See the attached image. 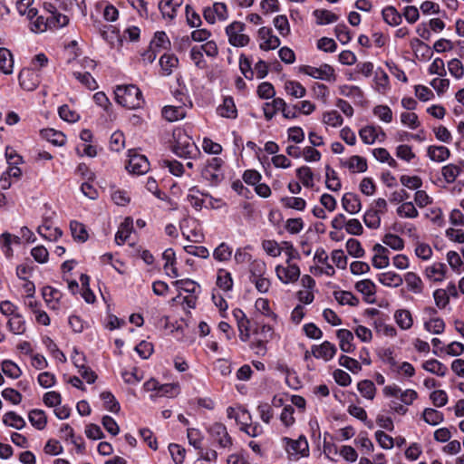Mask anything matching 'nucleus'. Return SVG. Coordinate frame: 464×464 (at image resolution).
I'll list each match as a JSON object with an SVG mask.
<instances>
[{"label":"nucleus","mask_w":464,"mask_h":464,"mask_svg":"<svg viewBox=\"0 0 464 464\" xmlns=\"http://www.w3.org/2000/svg\"><path fill=\"white\" fill-rule=\"evenodd\" d=\"M173 152L185 159H195L200 154V150L189 135V130L184 128H177L173 130Z\"/></svg>","instance_id":"nucleus-1"},{"label":"nucleus","mask_w":464,"mask_h":464,"mask_svg":"<svg viewBox=\"0 0 464 464\" xmlns=\"http://www.w3.org/2000/svg\"><path fill=\"white\" fill-rule=\"evenodd\" d=\"M116 102L129 110L139 109L144 103L141 91L133 84L117 86Z\"/></svg>","instance_id":"nucleus-2"},{"label":"nucleus","mask_w":464,"mask_h":464,"mask_svg":"<svg viewBox=\"0 0 464 464\" xmlns=\"http://www.w3.org/2000/svg\"><path fill=\"white\" fill-rule=\"evenodd\" d=\"M187 201L196 210H201L203 207L215 208V202L218 200L209 193L203 192L197 186H193L188 191Z\"/></svg>","instance_id":"nucleus-3"},{"label":"nucleus","mask_w":464,"mask_h":464,"mask_svg":"<svg viewBox=\"0 0 464 464\" xmlns=\"http://www.w3.org/2000/svg\"><path fill=\"white\" fill-rule=\"evenodd\" d=\"M246 24L239 21H234L226 27V34L228 43L235 47L246 46L250 42V37L244 34Z\"/></svg>","instance_id":"nucleus-4"},{"label":"nucleus","mask_w":464,"mask_h":464,"mask_svg":"<svg viewBox=\"0 0 464 464\" xmlns=\"http://www.w3.org/2000/svg\"><path fill=\"white\" fill-rule=\"evenodd\" d=\"M287 454L292 460H298L309 454V446L304 436H300L297 440H292L287 437L283 438Z\"/></svg>","instance_id":"nucleus-5"},{"label":"nucleus","mask_w":464,"mask_h":464,"mask_svg":"<svg viewBox=\"0 0 464 464\" xmlns=\"http://www.w3.org/2000/svg\"><path fill=\"white\" fill-rule=\"evenodd\" d=\"M224 161L221 158L214 157L207 161L206 166L201 171L202 177L212 185H218L223 179L221 167Z\"/></svg>","instance_id":"nucleus-6"},{"label":"nucleus","mask_w":464,"mask_h":464,"mask_svg":"<svg viewBox=\"0 0 464 464\" xmlns=\"http://www.w3.org/2000/svg\"><path fill=\"white\" fill-rule=\"evenodd\" d=\"M301 71L314 79L326 82H334L336 79L334 69L327 63H324L320 67L305 65L301 69Z\"/></svg>","instance_id":"nucleus-7"},{"label":"nucleus","mask_w":464,"mask_h":464,"mask_svg":"<svg viewBox=\"0 0 464 464\" xmlns=\"http://www.w3.org/2000/svg\"><path fill=\"white\" fill-rule=\"evenodd\" d=\"M286 265V266L277 265L275 268L277 278L285 285L296 282L301 275L297 265L292 263Z\"/></svg>","instance_id":"nucleus-8"},{"label":"nucleus","mask_w":464,"mask_h":464,"mask_svg":"<svg viewBox=\"0 0 464 464\" xmlns=\"http://www.w3.org/2000/svg\"><path fill=\"white\" fill-rule=\"evenodd\" d=\"M19 85L26 92L34 91L40 84V74L30 68H24L18 74Z\"/></svg>","instance_id":"nucleus-9"},{"label":"nucleus","mask_w":464,"mask_h":464,"mask_svg":"<svg viewBox=\"0 0 464 464\" xmlns=\"http://www.w3.org/2000/svg\"><path fill=\"white\" fill-rule=\"evenodd\" d=\"M208 433L220 447L227 448L232 445V438L227 432V427L221 422H215L208 428Z\"/></svg>","instance_id":"nucleus-10"},{"label":"nucleus","mask_w":464,"mask_h":464,"mask_svg":"<svg viewBox=\"0 0 464 464\" xmlns=\"http://www.w3.org/2000/svg\"><path fill=\"white\" fill-rule=\"evenodd\" d=\"M126 169L132 174L142 175L150 169V162L144 155L130 153Z\"/></svg>","instance_id":"nucleus-11"},{"label":"nucleus","mask_w":464,"mask_h":464,"mask_svg":"<svg viewBox=\"0 0 464 464\" xmlns=\"http://www.w3.org/2000/svg\"><path fill=\"white\" fill-rule=\"evenodd\" d=\"M258 38L261 40L259 47L264 51L275 50L281 44L280 39L273 34L270 27H261L258 30Z\"/></svg>","instance_id":"nucleus-12"},{"label":"nucleus","mask_w":464,"mask_h":464,"mask_svg":"<svg viewBox=\"0 0 464 464\" xmlns=\"http://www.w3.org/2000/svg\"><path fill=\"white\" fill-rule=\"evenodd\" d=\"M337 349L334 344L324 341L320 345L312 347V353L317 359H323L325 362L330 361L335 355Z\"/></svg>","instance_id":"nucleus-13"},{"label":"nucleus","mask_w":464,"mask_h":464,"mask_svg":"<svg viewBox=\"0 0 464 464\" xmlns=\"http://www.w3.org/2000/svg\"><path fill=\"white\" fill-rule=\"evenodd\" d=\"M182 3L183 0H160L159 9L164 18L173 20L177 16L178 10Z\"/></svg>","instance_id":"nucleus-14"},{"label":"nucleus","mask_w":464,"mask_h":464,"mask_svg":"<svg viewBox=\"0 0 464 464\" xmlns=\"http://www.w3.org/2000/svg\"><path fill=\"white\" fill-rule=\"evenodd\" d=\"M37 232L43 238L49 241H56L63 235V231L57 227H53L49 221H45L39 226Z\"/></svg>","instance_id":"nucleus-15"},{"label":"nucleus","mask_w":464,"mask_h":464,"mask_svg":"<svg viewBox=\"0 0 464 464\" xmlns=\"http://www.w3.org/2000/svg\"><path fill=\"white\" fill-rule=\"evenodd\" d=\"M339 339L340 349L343 353H351L354 351L355 345L353 344V334L347 329H339L336 333Z\"/></svg>","instance_id":"nucleus-16"},{"label":"nucleus","mask_w":464,"mask_h":464,"mask_svg":"<svg viewBox=\"0 0 464 464\" xmlns=\"http://www.w3.org/2000/svg\"><path fill=\"white\" fill-rule=\"evenodd\" d=\"M342 206L350 214H356L362 208V203L358 195L348 192L342 198Z\"/></svg>","instance_id":"nucleus-17"},{"label":"nucleus","mask_w":464,"mask_h":464,"mask_svg":"<svg viewBox=\"0 0 464 464\" xmlns=\"http://www.w3.org/2000/svg\"><path fill=\"white\" fill-rule=\"evenodd\" d=\"M133 230V219L130 217L126 218L120 225L115 235V242L117 245H123L130 237Z\"/></svg>","instance_id":"nucleus-18"},{"label":"nucleus","mask_w":464,"mask_h":464,"mask_svg":"<svg viewBox=\"0 0 464 464\" xmlns=\"http://www.w3.org/2000/svg\"><path fill=\"white\" fill-rule=\"evenodd\" d=\"M410 45L419 60H428L432 55L430 47L418 38H412Z\"/></svg>","instance_id":"nucleus-19"},{"label":"nucleus","mask_w":464,"mask_h":464,"mask_svg":"<svg viewBox=\"0 0 464 464\" xmlns=\"http://www.w3.org/2000/svg\"><path fill=\"white\" fill-rule=\"evenodd\" d=\"M447 266L444 263H434L426 267L425 276L428 279L434 282H441L445 278Z\"/></svg>","instance_id":"nucleus-20"},{"label":"nucleus","mask_w":464,"mask_h":464,"mask_svg":"<svg viewBox=\"0 0 464 464\" xmlns=\"http://www.w3.org/2000/svg\"><path fill=\"white\" fill-rule=\"evenodd\" d=\"M186 109L184 106H172L168 105L163 107L162 109V116L164 119H166L168 121H176L182 120L186 116Z\"/></svg>","instance_id":"nucleus-21"},{"label":"nucleus","mask_w":464,"mask_h":464,"mask_svg":"<svg viewBox=\"0 0 464 464\" xmlns=\"http://www.w3.org/2000/svg\"><path fill=\"white\" fill-rule=\"evenodd\" d=\"M428 157L435 162H443L450 157V150L445 146L431 145L427 150Z\"/></svg>","instance_id":"nucleus-22"},{"label":"nucleus","mask_w":464,"mask_h":464,"mask_svg":"<svg viewBox=\"0 0 464 464\" xmlns=\"http://www.w3.org/2000/svg\"><path fill=\"white\" fill-rule=\"evenodd\" d=\"M218 114L224 118L236 119L237 111L233 98L226 97L217 109Z\"/></svg>","instance_id":"nucleus-23"},{"label":"nucleus","mask_w":464,"mask_h":464,"mask_svg":"<svg viewBox=\"0 0 464 464\" xmlns=\"http://www.w3.org/2000/svg\"><path fill=\"white\" fill-rule=\"evenodd\" d=\"M378 281L388 287H399L403 283V278L393 271H387L378 275Z\"/></svg>","instance_id":"nucleus-24"},{"label":"nucleus","mask_w":464,"mask_h":464,"mask_svg":"<svg viewBox=\"0 0 464 464\" xmlns=\"http://www.w3.org/2000/svg\"><path fill=\"white\" fill-rule=\"evenodd\" d=\"M0 71L7 75L12 74L14 72L13 54L5 47H0Z\"/></svg>","instance_id":"nucleus-25"},{"label":"nucleus","mask_w":464,"mask_h":464,"mask_svg":"<svg viewBox=\"0 0 464 464\" xmlns=\"http://www.w3.org/2000/svg\"><path fill=\"white\" fill-rule=\"evenodd\" d=\"M407 288L413 294H421L423 292L424 284L421 278L414 272H408L404 276Z\"/></svg>","instance_id":"nucleus-26"},{"label":"nucleus","mask_w":464,"mask_h":464,"mask_svg":"<svg viewBox=\"0 0 464 464\" xmlns=\"http://www.w3.org/2000/svg\"><path fill=\"white\" fill-rule=\"evenodd\" d=\"M285 106V102L282 98H275L272 102L264 104V115L267 121L273 119L277 111H283Z\"/></svg>","instance_id":"nucleus-27"},{"label":"nucleus","mask_w":464,"mask_h":464,"mask_svg":"<svg viewBox=\"0 0 464 464\" xmlns=\"http://www.w3.org/2000/svg\"><path fill=\"white\" fill-rule=\"evenodd\" d=\"M382 15L383 21L391 26H397L401 24L402 21L401 14H400L392 5L385 6L382 10Z\"/></svg>","instance_id":"nucleus-28"},{"label":"nucleus","mask_w":464,"mask_h":464,"mask_svg":"<svg viewBox=\"0 0 464 464\" xmlns=\"http://www.w3.org/2000/svg\"><path fill=\"white\" fill-rule=\"evenodd\" d=\"M7 327L14 334H24L26 331V322L24 317L19 313L11 316L7 320Z\"/></svg>","instance_id":"nucleus-29"},{"label":"nucleus","mask_w":464,"mask_h":464,"mask_svg":"<svg viewBox=\"0 0 464 464\" xmlns=\"http://www.w3.org/2000/svg\"><path fill=\"white\" fill-rule=\"evenodd\" d=\"M52 7L51 15L48 17L49 21V28L50 29H60L66 26L69 24V17L65 14L59 13L56 10V7L53 5H50Z\"/></svg>","instance_id":"nucleus-30"},{"label":"nucleus","mask_w":464,"mask_h":464,"mask_svg":"<svg viewBox=\"0 0 464 464\" xmlns=\"http://www.w3.org/2000/svg\"><path fill=\"white\" fill-rule=\"evenodd\" d=\"M343 167L348 168L352 172H365L367 170V161L361 156H352L346 161L342 162Z\"/></svg>","instance_id":"nucleus-31"},{"label":"nucleus","mask_w":464,"mask_h":464,"mask_svg":"<svg viewBox=\"0 0 464 464\" xmlns=\"http://www.w3.org/2000/svg\"><path fill=\"white\" fill-rule=\"evenodd\" d=\"M422 368L425 371L440 377H444L448 372L447 366L436 359L425 361L422 364Z\"/></svg>","instance_id":"nucleus-32"},{"label":"nucleus","mask_w":464,"mask_h":464,"mask_svg":"<svg viewBox=\"0 0 464 464\" xmlns=\"http://www.w3.org/2000/svg\"><path fill=\"white\" fill-rule=\"evenodd\" d=\"M394 319L399 327L402 330H409L413 324L411 312L407 309H399L394 313Z\"/></svg>","instance_id":"nucleus-33"},{"label":"nucleus","mask_w":464,"mask_h":464,"mask_svg":"<svg viewBox=\"0 0 464 464\" xmlns=\"http://www.w3.org/2000/svg\"><path fill=\"white\" fill-rule=\"evenodd\" d=\"M70 230L72 237L75 241L83 243L87 241L89 238V234L86 230L85 226L79 221L72 220L70 222Z\"/></svg>","instance_id":"nucleus-34"},{"label":"nucleus","mask_w":464,"mask_h":464,"mask_svg":"<svg viewBox=\"0 0 464 464\" xmlns=\"http://www.w3.org/2000/svg\"><path fill=\"white\" fill-rule=\"evenodd\" d=\"M178 64L179 59L172 53H164L160 59V65L166 76L170 75Z\"/></svg>","instance_id":"nucleus-35"},{"label":"nucleus","mask_w":464,"mask_h":464,"mask_svg":"<svg viewBox=\"0 0 464 464\" xmlns=\"http://www.w3.org/2000/svg\"><path fill=\"white\" fill-rule=\"evenodd\" d=\"M217 285L223 291H231L233 288L231 273L224 268L218 269L217 273Z\"/></svg>","instance_id":"nucleus-36"},{"label":"nucleus","mask_w":464,"mask_h":464,"mask_svg":"<svg viewBox=\"0 0 464 464\" xmlns=\"http://www.w3.org/2000/svg\"><path fill=\"white\" fill-rule=\"evenodd\" d=\"M325 187L332 191H339L342 188L337 172L329 165L325 167Z\"/></svg>","instance_id":"nucleus-37"},{"label":"nucleus","mask_w":464,"mask_h":464,"mask_svg":"<svg viewBox=\"0 0 464 464\" xmlns=\"http://www.w3.org/2000/svg\"><path fill=\"white\" fill-rule=\"evenodd\" d=\"M318 24L324 25L338 21L339 16L334 13L325 9H316L313 12Z\"/></svg>","instance_id":"nucleus-38"},{"label":"nucleus","mask_w":464,"mask_h":464,"mask_svg":"<svg viewBox=\"0 0 464 464\" xmlns=\"http://www.w3.org/2000/svg\"><path fill=\"white\" fill-rule=\"evenodd\" d=\"M424 329L432 334H441L446 327L445 322L441 317L424 319Z\"/></svg>","instance_id":"nucleus-39"},{"label":"nucleus","mask_w":464,"mask_h":464,"mask_svg":"<svg viewBox=\"0 0 464 464\" xmlns=\"http://www.w3.org/2000/svg\"><path fill=\"white\" fill-rule=\"evenodd\" d=\"M359 136L365 144H373L379 139L378 129L376 126L367 125L359 130Z\"/></svg>","instance_id":"nucleus-40"},{"label":"nucleus","mask_w":464,"mask_h":464,"mask_svg":"<svg viewBox=\"0 0 464 464\" xmlns=\"http://www.w3.org/2000/svg\"><path fill=\"white\" fill-rule=\"evenodd\" d=\"M28 419L31 424L37 430H44L47 423L45 413L42 410H32L28 414Z\"/></svg>","instance_id":"nucleus-41"},{"label":"nucleus","mask_w":464,"mask_h":464,"mask_svg":"<svg viewBox=\"0 0 464 464\" xmlns=\"http://www.w3.org/2000/svg\"><path fill=\"white\" fill-rule=\"evenodd\" d=\"M174 285L188 293V295H198L200 293V285L189 278L177 280L174 282Z\"/></svg>","instance_id":"nucleus-42"},{"label":"nucleus","mask_w":464,"mask_h":464,"mask_svg":"<svg viewBox=\"0 0 464 464\" xmlns=\"http://www.w3.org/2000/svg\"><path fill=\"white\" fill-rule=\"evenodd\" d=\"M3 423L16 430H22L26 424L24 418L14 411L6 412L3 416Z\"/></svg>","instance_id":"nucleus-43"},{"label":"nucleus","mask_w":464,"mask_h":464,"mask_svg":"<svg viewBox=\"0 0 464 464\" xmlns=\"http://www.w3.org/2000/svg\"><path fill=\"white\" fill-rule=\"evenodd\" d=\"M232 247L225 242L220 243L213 251V257L218 262H227L232 256Z\"/></svg>","instance_id":"nucleus-44"},{"label":"nucleus","mask_w":464,"mask_h":464,"mask_svg":"<svg viewBox=\"0 0 464 464\" xmlns=\"http://www.w3.org/2000/svg\"><path fill=\"white\" fill-rule=\"evenodd\" d=\"M461 172V167L456 164H447L441 169V175L444 180L451 184L453 183Z\"/></svg>","instance_id":"nucleus-45"},{"label":"nucleus","mask_w":464,"mask_h":464,"mask_svg":"<svg viewBox=\"0 0 464 464\" xmlns=\"http://www.w3.org/2000/svg\"><path fill=\"white\" fill-rule=\"evenodd\" d=\"M101 399L103 401L104 408L112 412V413H118L121 410L120 403L114 397V395L108 391L102 392L101 393Z\"/></svg>","instance_id":"nucleus-46"},{"label":"nucleus","mask_w":464,"mask_h":464,"mask_svg":"<svg viewBox=\"0 0 464 464\" xmlns=\"http://www.w3.org/2000/svg\"><path fill=\"white\" fill-rule=\"evenodd\" d=\"M285 90L287 94L294 98H303L306 94L305 88L296 81H286Z\"/></svg>","instance_id":"nucleus-47"},{"label":"nucleus","mask_w":464,"mask_h":464,"mask_svg":"<svg viewBox=\"0 0 464 464\" xmlns=\"http://www.w3.org/2000/svg\"><path fill=\"white\" fill-rule=\"evenodd\" d=\"M422 418L425 422L432 426L441 423L444 420L443 413L432 408H426L423 411Z\"/></svg>","instance_id":"nucleus-48"},{"label":"nucleus","mask_w":464,"mask_h":464,"mask_svg":"<svg viewBox=\"0 0 464 464\" xmlns=\"http://www.w3.org/2000/svg\"><path fill=\"white\" fill-rule=\"evenodd\" d=\"M296 176L306 188H313L314 183V173L308 166H302L296 169Z\"/></svg>","instance_id":"nucleus-49"},{"label":"nucleus","mask_w":464,"mask_h":464,"mask_svg":"<svg viewBox=\"0 0 464 464\" xmlns=\"http://www.w3.org/2000/svg\"><path fill=\"white\" fill-rule=\"evenodd\" d=\"M396 212L398 216L404 218H416L419 216V211L411 201L403 202L397 208Z\"/></svg>","instance_id":"nucleus-50"},{"label":"nucleus","mask_w":464,"mask_h":464,"mask_svg":"<svg viewBox=\"0 0 464 464\" xmlns=\"http://www.w3.org/2000/svg\"><path fill=\"white\" fill-rule=\"evenodd\" d=\"M1 370L7 377L12 379H18L22 375L20 367L10 360L3 361Z\"/></svg>","instance_id":"nucleus-51"},{"label":"nucleus","mask_w":464,"mask_h":464,"mask_svg":"<svg viewBox=\"0 0 464 464\" xmlns=\"http://www.w3.org/2000/svg\"><path fill=\"white\" fill-rule=\"evenodd\" d=\"M155 50H166L170 46V41L163 31L156 32L150 44Z\"/></svg>","instance_id":"nucleus-52"},{"label":"nucleus","mask_w":464,"mask_h":464,"mask_svg":"<svg viewBox=\"0 0 464 464\" xmlns=\"http://www.w3.org/2000/svg\"><path fill=\"white\" fill-rule=\"evenodd\" d=\"M357 389L365 399L373 400L375 397L376 388L374 383L370 380H362L359 382Z\"/></svg>","instance_id":"nucleus-53"},{"label":"nucleus","mask_w":464,"mask_h":464,"mask_svg":"<svg viewBox=\"0 0 464 464\" xmlns=\"http://www.w3.org/2000/svg\"><path fill=\"white\" fill-rule=\"evenodd\" d=\"M34 0H20L17 2L16 8L21 15H25L28 19H33L37 14V10L32 7Z\"/></svg>","instance_id":"nucleus-54"},{"label":"nucleus","mask_w":464,"mask_h":464,"mask_svg":"<svg viewBox=\"0 0 464 464\" xmlns=\"http://www.w3.org/2000/svg\"><path fill=\"white\" fill-rule=\"evenodd\" d=\"M255 308L264 316L276 321L277 315L270 309L269 301L266 298H257L255 303Z\"/></svg>","instance_id":"nucleus-55"},{"label":"nucleus","mask_w":464,"mask_h":464,"mask_svg":"<svg viewBox=\"0 0 464 464\" xmlns=\"http://www.w3.org/2000/svg\"><path fill=\"white\" fill-rule=\"evenodd\" d=\"M365 226L371 229H377L381 226V214L373 208H369L363 216Z\"/></svg>","instance_id":"nucleus-56"},{"label":"nucleus","mask_w":464,"mask_h":464,"mask_svg":"<svg viewBox=\"0 0 464 464\" xmlns=\"http://www.w3.org/2000/svg\"><path fill=\"white\" fill-rule=\"evenodd\" d=\"M334 298L342 304H348L351 306H356L359 304V299L355 297L351 292L348 291H335Z\"/></svg>","instance_id":"nucleus-57"},{"label":"nucleus","mask_w":464,"mask_h":464,"mask_svg":"<svg viewBox=\"0 0 464 464\" xmlns=\"http://www.w3.org/2000/svg\"><path fill=\"white\" fill-rule=\"evenodd\" d=\"M72 75L76 80H78L82 85H84L89 90L93 91L98 88L96 80L92 76L90 72H73Z\"/></svg>","instance_id":"nucleus-58"},{"label":"nucleus","mask_w":464,"mask_h":464,"mask_svg":"<svg viewBox=\"0 0 464 464\" xmlns=\"http://www.w3.org/2000/svg\"><path fill=\"white\" fill-rule=\"evenodd\" d=\"M266 264L265 261L261 259H255L250 263L249 266V273L250 277L249 280L252 278L260 277L266 275Z\"/></svg>","instance_id":"nucleus-59"},{"label":"nucleus","mask_w":464,"mask_h":464,"mask_svg":"<svg viewBox=\"0 0 464 464\" xmlns=\"http://www.w3.org/2000/svg\"><path fill=\"white\" fill-rule=\"evenodd\" d=\"M44 137L54 145L63 146L66 141L65 135L53 129H47L43 131Z\"/></svg>","instance_id":"nucleus-60"},{"label":"nucleus","mask_w":464,"mask_h":464,"mask_svg":"<svg viewBox=\"0 0 464 464\" xmlns=\"http://www.w3.org/2000/svg\"><path fill=\"white\" fill-rule=\"evenodd\" d=\"M373 157L380 162L388 163L390 167L396 166V160L390 155L389 151L384 148H377L372 150Z\"/></svg>","instance_id":"nucleus-61"},{"label":"nucleus","mask_w":464,"mask_h":464,"mask_svg":"<svg viewBox=\"0 0 464 464\" xmlns=\"http://www.w3.org/2000/svg\"><path fill=\"white\" fill-rule=\"evenodd\" d=\"M273 24L282 36L285 37L290 34V24L285 15H276L273 20Z\"/></svg>","instance_id":"nucleus-62"},{"label":"nucleus","mask_w":464,"mask_h":464,"mask_svg":"<svg viewBox=\"0 0 464 464\" xmlns=\"http://www.w3.org/2000/svg\"><path fill=\"white\" fill-rule=\"evenodd\" d=\"M376 286L370 279L361 280L356 283L355 289L365 296H372L376 293Z\"/></svg>","instance_id":"nucleus-63"},{"label":"nucleus","mask_w":464,"mask_h":464,"mask_svg":"<svg viewBox=\"0 0 464 464\" xmlns=\"http://www.w3.org/2000/svg\"><path fill=\"white\" fill-rule=\"evenodd\" d=\"M282 204L288 208L302 211L306 207V201L302 198L285 197L281 199Z\"/></svg>","instance_id":"nucleus-64"}]
</instances>
